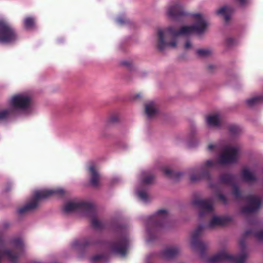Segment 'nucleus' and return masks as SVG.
<instances>
[{
	"label": "nucleus",
	"mask_w": 263,
	"mask_h": 263,
	"mask_svg": "<svg viewBox=\"0 0 263 263\" xmlns=\"http://www.w3.org/2000/svg\"><path fill=\"white\" fill-rule=\"evenodd\" d=\"M195 20L193 25L183 26L179 30L174 27L170 26L165 29L164 32L162 29L158 30V48L163 51L165 47L175 48L177 46L176 37L179 35H189L193 32L199 34L203 33L208 26L202 14L196 13L193 15Z\"/></svg>",
	"instance_id": "nucleus-1"
},
{
	"label": "nucleus",
	"mask_w": 263,
	"mask_h": 263,
	"mask_svg": "<svg viewBox=\"0 0 263 263\" xmlns=\"http://www.w3.org/2000/svg\"><path fill=\"white\" fill-rule=\"evenodd\" d=\"M235 175L228 173L223 174L219 177V180L221 183L233 186L232 194L236 199L245 200L249 203L248 206L242 208V213H251L257 211L261 205L260 198L253 195H242L237 185L235 184Z\"/></svg>",
	"instance_id": "nucleus-2"
},
{
	"label": "nucleus",
	"mask_w": 263,
	"mask_h": 263,
	"mask_svg": "<svg viewBox=\"0 0 263 263\" xmlns=\"http://www.w3.org/2000/svg\"><path fill=\"white\" fill-rule=\"evenodd\" d=\"M250 235L254 236L259 241L263 240V229L258 231H254L252 230H247L243 234L242 238L240 240L239 242V246L243 251L246 248L245 239ZM246 257L247 254L243 251L239 255H232L224 251H221L210 257L209 261L210 263H217L225 261L231 263H245Z\"/></svg>",
	"instance_id": "nucleus-3"
},
{
	"label": "nucleus",
	"mask_w": 263,
	"mask_h": 263,
	"mask_svg": "<svg viewBox=\"0 0 263 263\" xmlns=\"http://www.w3.org/2000/svg\"><path fill=\"white\" fill-rule=\"evenodd\" d=\"M63 211L66 213L81 212L90 218L91 226L96 229H102L105 228V223L99 221L97 218L96 210L95 206L90 203L85 202H67Z\"/></svg>",
	"instance_id": "nucleus-4"
},
{
	"label": "nucleus",
	"mask_w": 263,
	"mask_h": 263,
	"mask_svg": "<svg viewBox=\"0 0 263 263\" xmlns=\"http://www.w3.org/2000/svg\"><path fill=\"white\" fill-rule=\"evenodd\" d=\"M65 193L66 192L61 188L36 191L34 193L31 201L25 206L20 208L17 212L20 214H23L36 208L39 202L42 200L45 199L51 196L63 197Z\"/></svg>",
	"instance_id": "nucleus-5"
},
{
	"label": "nucleus",
	"mask_w": 263,
	"mask_h": 263,
	"mask_svg": "<svg viewBox=\"0 0 263 263\" xmlns=\"http://www.w3.org/2000/svg\"><path fill=\"white\" fill-rule=\"evenodd\" d=\"M15 29L8 21L0 19V44H13L18 40Z\"/></svg>",
	"instance_id": "nucleus-6"
},
{
	"label": "nucleus",
	"mask_w": 263,
	"mask_h": 263,
	"mask_svg": "<svg viewBox=\"0 0 263 263\" xmlns=\"http://www.w3.org/2000/svg\"><path fill=\"white\" fill-rule=\"evenodd\" d=\"M239 149L237 147L226 146L222 148L217 163L220 164H230L237 161Z\"/></svg>",
	"instance_id": "nucleus-7"
},
{
	"label": "nucleus",
	"mask_w": 263,
	"mask_h": 263,
	"mask_svg": "<svg viewBox=\"0 0 263 263\" xmlns=\"http://www.w3.org/2000/svg\"><path fill=\"white\" fill-rule=\"evenodd\" d=\"M169 219V214L165 210H160L149 218L148 224L156 229H160L166 226Z\"/></svg>",
	"instance_id": "nucleus-8"
},
{
	"label": "nucleus",
	"mask_w": 263,
	"mask_h": 263,
	"mask_svg": "<svg viewBox=\"0 0 263 263\" xmlns=\"http://www.w3.org/2000/svg\"><path fill=\"white\" fill-rule=\"evenodd\" d=\"M128 244L129 239L128 237L124 235L110 243L109 248L111 251L114 253L125 256L127 253Z\"/></svg>",
	"instance_id": "nucleus-9"
},
{
	"label": "nucleus",
	"mask_w": 263,
	"mask_h": 263,
	"mask_svg": "<svg viewBox=\"0 0 263 263\" xmlns=\"http://www.w3.org/2000/svg\"><path fill=\"white\" fill-rule=\"evenodd\" d=\"M204 228L205 227L203 225H199L192 233L191 240V246L193 249L198 250L202 256L205 253L206 246L199 238Z\"/></svg>",
	"instance_id": "nucleus-10"
},
{
	"label": "nucleus",
	"mask_w": 263,
	"mask_h": 263,
	"mask_svg": "<svg viewBox=\"0 0 263 263\" xmlns=\"http://www.w3.org/2000/svg\"><path fill=\"white\" fill-rule=\"evenodd\" d=\"M31 102L30 98L23 95L13 96L10 101L11 108L14 110L15 114L16 109L25 110L29 108Z\"/></svg>",
	"instance_id": "nucleus-11"
},
{
	"label": "nucleus",
	"mask_w": 263,
	"mask_h": 263,
	"mask_svg": "<svg viewBox=\"0 0 263 263\" xmlns=\"http://www.w3.org/2000/svg\"><path fill=\"white\" fill-rule=\"evenodd\" d=\"M217 162L212 160H207L200 168V173L193 174L191 175L190 179L192 182H195L202 179L210 180L211 178L209 168L216 166Z\"/></svg>",
	"instance_id": "nucleus-12"
},
{
	"label": "nucleus",
	"mask_w": 263,
	"mask_h": 263,
	"mask_svg": "<svg viewBox=\"0 0 263 263\" xmlns=\"http://www.w3.org/2000/svg\"><path fill=\"white\" fill-rule=\"evenodd\" d=\"M192 204L200 209L199 216L200 218H203L206 214L213 211V201L211 198L195 199L192 201Z\"/></svg>",
	"instance_id": "nucleus-13"
},
{
	"label": "nucleus",
	"mask_w": 263,
	"mask_h": 263,
	"mask_svg": "<svg viewBox=\"0 0 263 263\" xmlns=\"http://www.w3.org/2000/svg\"><path fill=\"white\" fill-rule=\"evenodd\" d=\"M167 13L168 17L174 20H179L181 17L187 15L183 7L179 4L170 6L168 8Z\"/></svg>",
	"instance_id": "nucleus-14"
},
{
	"label": "nucleus",
	"mask_w": 263,
	"mask_h": 263,
	"mask_svg": "<svg viewBox=\"0 0 263 263\" xmlns=\"http://www.w3.org/2000/svg\"><path fill=\"white\" fill-rule=\"evenodd\" d=\"M99 243H100L99 240L95 236H93L75 240L73 242V246L78 248L79 249L83 250L89 246L95 245Z\"/></svg>",
	"instance_id": "nucleus-15"
},
{
	"label": "nucleus",
	"mask_w": 263,
	"mask_h": 263,
	"mask_svg": "<svg viewBox=\"0 0 263 263\" xmlns=\"http://www.w3.org/2000/svg\"><path fill=\"white\" fill-rule=\"evenodd\" d=\"M232 220L230 217H217L214 216L207 227L212 228L216 226H224L229 223Z\"/></svg>",
	"instance_id": "nucleus-16"
},
{
	"label": "nucleus",
	"mask_w": 263,
	"mask_h": 263,
	"mask_svg": "<svg viewBox=\"0 0 263 263\" xmlns=\"http://www.w3.org/2000/svg\"><path fill=\"white\" fill-rule=\"evenodd\" d=\"M179 249L176 246L168 247L161 252V256L165 259H171L176 257L179 253Z\"/></svg>",
	"instance_id": "nucleus-17"
},
{
	"label": "nucleus",
	"mask_w": 263,
	"mask_h": 263,
	"mask_svg": "<svg viewBox=\"0 0 263 263\" xmlns=\"http://www.w3.org/2000/svg\"><path fill=\"white\" fill-rule=\"evenodd\" d=\"M90 174V183L93 187H97L99 185L100 175L97 172L94 165H92L88 168Z\"/></svg>",
	"instance_id": "nucleus-18"
},
{
	"label": "nucleus",
	"mask_w": 263,
	"mask_h": 263,
	"mask_svg": "<svg viewBox=\"0 0 263 263\" xmlns=\"http://www.w3.org/2000/svg\"><path fill=\"white\" fill-rule=\"evenodd\" d=\"M145 111L148 118L154 117L158 111L156 104L154 102L147 103L145 106Z\"/></svg>",
	"instance_id": "nucleus-19"
},
{
	"label": "nucleus",
	"mask_w": 263,
	"mask_h": 263,
	"mask_svg": "<svg viewBox=\"0 0 263 263\" xmlns=\"http://www.w3.org/2000/svg\"><path fill=\"white\" fill-rule=\"evenodd\" d=\"M14 115V110L11 107L0 110V121L6 120Z\"/></svg>",
	"instance_id": "nucleus-20"
},
{
	"label": "nucleus",
	"mask_w": 263,
	"mask_h": 263,
	"mask_svg": "<svg viewBox=\"0 0 263 263\" xmlns=\"http://www.w3.org/2000/svg\"><path fill=\"white\" fill-rule=\"evenodd\" d=\"M241 174L243 180L246 182H251L256 180L255 176L247 168L242 169Z\"/></svg>",
	"instance_id": "nucleus-21"
},
{
	"label": "nucleus",
	"mask_w": 263,
	"mask_h": 263,
	"mask_svg": "<svg viewBox=\"0 0 263 263\" xmlns=\"http://www.w3.org/2000/svg\"><path fill=\"white\" fill-rule=\"evenodd\" d=\"M162 171L166 176L171 179H177L182 175V173L174 172L166 167H163Z\"/></svg>",
	"instance_id": "nucleus-22"
},
{
	"label": "nucleus",
	"mask_w": 263,
	"mask_h": 263,
	"mask_svg": "<svg viewBox=\"0 0 263 263\" xmlns=\"http://www.w3.org/2000/svg\"><path fill=\"white\" fill-rule=\"evenodd\" d=\"M206 122L210 126H217L220 124L219 116L217 114L211 115L207 117Z\"/></svg>",
	"instance_id": "nucleus-23"
},
{
	"label": "nucleus",
	"mask_w": 263,
	"mask_h": 263,
	"mask_svg": "<svg viewBox=\"0 0 263 263\" xmlns=\"http://www.w3.org/2000/svg\"><path fill=\"white\" fill-rule=\"evenodd\" d=\"M231 11V8L224 6L219 9L217 11L216 13L217 14H221L223 15L225 21L227 22L230 19V13Z\"/></svg>",
	"instance_id": "nucleus-24"
},
{
	"label": "nucleus",
	"mask_w": 263,
	"mask_h": 263,
	"mask_svg": "<svg viewBox=\"0 0 263 263\" xmlns=\"http://www.w3.org/2000/svg\"><path fill=\"white\" fill-rule=\"evenodd\" d=\"M3 254L8 257V258L12 262H16L20 256L17 253L13 252L10 249H5L3 251Z\"/></svg>",
	"instance_id": "nucleus-25"
},
{
	"label": "nucleus",
	"mask_w": 263,
	"mask_h": 263,
	"mask_svg": "<svg viewBox=\"0 0 263 263\" xmlns=\"http://www.w3.org/2000/svg\"><path fill=\"white\" fill-rule=\"evenodd\" d=\"M246 103L249 106L252 107L254 105L263 103V95L256 96L248 99Z\"/></svg>",
	"instance_id": "nucleus-26"
},
{
	"label": "nucleus",
	"mask_w": 263,
	"mask_h": 263,
	"mask_svg": "<svg viewBox=\"0 0 263 263\" xmlns=\"http://www.w3.org/2000/svg\"><path fill=\"white\" fill-rule=\"evenodd\" d=\"M155 179V176L149 173H143L142 182L143 184H148L153 182Z\"/></svg>",
	"instance_id": "nucleus-27"
},
{
	"label": "nucleus",
	"mask_w": 263,
	"mask_h": 263,
	"mask_svg": "<svg viewBox=\"0 0 263 263\" xmlns=\"http://www.w3.org/2000/svg\"><path fill=\"white\" fill-rule=\"evenodd\" d=\"M24 24L26 29H32L34 27L35 20L33 17H27L24 20Z\"/></svg>",
	"instance_id": "nucleus-28"
},
{
	"label": "nucleus",
	"mask_w": 263,
	"mask_h": 263,
	"mask_svg": "<svg viewBox=\"0 0 263 263\" xmlns=\"http://www.w3.org/2000/svg\"><path fill=\"white\" fill-rule=\"evenodd\" d=\"M108 257L105 254H98L92 256L91 258V261L93 262L99 261H107Z\"/></svg>",
	"instance_id": "nucleus-29"
},
{
	"label": "nucleus",
	"mask_w": 263,
	"mask_h": 263,
	"mask_svg": "<svg viewBox=\"0 0 263 263\" xmlns=\"http://www.w3.org/2000/svg\"><path fill=\"white\" fill-rule=\"evenodd\" d=\"M12 242L15 249L22 253L24 249V244L22 240L20 238H15L13 240Z\"/></svg>",
	"instance_id": "nucleus-30"
},
{
	"label": "nucleus",
	"mask_w": 263,
	"mask_h": 263,
	"mask_svg": "<svg viewBox=\"0 0 263 263\" xmlns=\"http://www.w3.org/2000/svg\"><path fill=\"white\" fill-rule=\"evenodd\" d=\"M197 54L200 57H208L212 54V51L209 49H200L197 50Z\"/></svg>",
	"instance_id": "nucleus-31"
},
{
	"label": "nucleus",
	"mask_w": 263,
	"mask_h": 263,
	"mask_svg": "<svg viewBox=\"0 0 263 263\" xmlns=\"http://www.w3.org/2000/svg\"><path fill=\"white\" fill-rule=\"evenodd\" d=\"M229 130L231 134L233 135H236L240 132V128L238 126L235 125L230 126Z\"/></svg>",
	"instance_id": "nucleus-32"
},
{
	"label": "nucleus",
	"mask_w": 263,
	"mask_h": 263,
	"mask_svg": "<svg viewBox=\"0 0 263 263\" xmlns=\"http://www.w3.org/2000/svg\"><path fill=\"white\" fill-rule=\"evenodd\" d=\"M138 197L139 198H140L141 200L147 201L148 200V195L147 193L143 191H140L138 193Z\"/></svg>",
	"instance_id": "nucleus-33"
},
{
	"label": "nucleus",
	"mask_w": 263,
	"mask_h": 263,
	"mask_svg": "<svg viewBox=\"0 0 263 263\" xmlns=\"http://www.w3.org/2000/svg\"><path fill=\"white\" fill-rule=\"evenodd\" d=\"M119 120V116L118 115H111L109 120L108 123L109 124H115L118 122Z\"/></svg>",
	"instance_id": "nucleus-34"
},
{
	"label": "nucleus",
	"mask_w": 263,
	"mask_h": 263,
	"mask_svg": "<svg viewBox=\"0 0 263 263\" xmlns=\"http://www.w3.org/2000/svg\"><path fill=\"white\" fill-rule=\"evenodd\" d=\"M216 195L218 200L222 202L223 204H227L228 203V199L224 195L218 193L216 194Z\"/></svg>",
	"instance_id": "nucleus-35"
},
{
	"label": "nucleus",
	"mask_w": 263,
	"mask_h": 263,
	"mask_svg": "<svg viewBox=\"0 0 263 263\" xmlns=\"http://www.w3.org/2000/svg\"><path fill=\"white\" fill-rule=\"evenodd\" d=\"M235 43V40L232 37L227 38L226 41V44L229 46L234 45Z\"/></svg>",
	"instance_id": "nucleus-36"
},
{
	"label": "nucleus",
	"mask_w": 263,
	"mask_h": 263,
	"mask_svg": "<svg viewBox=\"0 0 263 263\" xmlns=\"http://www.w3.org/2000/svg\"><path fill=\"white\" fill-rule=\"evenodd\" d=\"M117 22L118 24L122 25L127 22V20L125 17H120L117 18Z\"/></svg>",
	"instance_id": "nucleus-37"
},
{
	"label": "nucleus",
	"mask_w": 263,
	"mask_h": 263,
	"mask_svg": "<svg viewBox=\"0 0 263 263\" xmlns=\"http://www.w3.org/2000/svg\"><path fill=\"white\" fill-rule=\"evenodd\" d=\"M121 63L123 65H125L126 67H127L129 69H132V63L130 62L127 61H123Z\"/></svg>",
	"instance_id": "nucleus-38"
},
{
	"label": "nucleus",
	"mask_w": 263,
	"mask_h": 263,
	"mask_svg": "<svg viewBox=\"0 0 263 263\" xmlns=\"http://www.w3.org/2000/svg\"><path fill=\"white\" fill-rule=\"evenodd\" d=\"M208 148L209 151H212L214 150L217 149L218 148V146L217 145H213V144H210L208 145Z\"/></svg>",
	"instance_id": "nucleus-39"
},
{
	"label": "nucleus",
	"mask_w": 263,
	"mask_h": 263,
	"mask_svg": "<svg viewBox=\"0 0 263 263\" xmlns=\"http://www.w3.org/2000/svg\"><path fill=\"white\" fill-rule=\"evenodd\" d=\"M191 47H192V44L191 43L190 41H189V40L187 41L184 45V48L185 49H187L190 48Z\"/></svg>",
	"instance_id": "nucleus-40"
},
{
	"label": "nucleus",
	"mask_w": 263,
	"mask_h": 263,
	"mask_svg": "<svg viewBox=\"0 0 263 263\" xmlns=\"http://www.w3.org/2000/svg\"><path fill=\"white\" fill-rule=\"evenodd\" d=\"M11 189V185L10 184H7L5 189V192H8L9 191H10Z\"/></svg>",
	"instance_id": "nucleus-41"
},
{
	"label": "nucleus",
	"mask_w": 263,
	"mask_h": 263,
	"mask_svg": "<svg viewBox=\"0 0 263 263\" xmlns=\"http://www.w3.org/2000/svg\"><path fill=\"white\" fill-rule=\"evenodd\" d=\"M215 66L213 65H209L208 66V69L210 71H212L215 68Z\"/></svg>",
	"instance_id": "nucleus-42"
},
{
	"label": "nucleus",
	"mask_w": 263,
	"mask_h": 263,
	"mask_svg": "<svg viewBox=\"0 0 263 263\" xmlns=\"http://www.w3.org/2000/svg\"><path fill=\"white\" fill-rule=\"evenodd\" d=\"M136 97H137V98H138V97H140V95H137V96H136Z\"/></svg>",
	"instance_id": "nucleus-43"
}]
</instances>
